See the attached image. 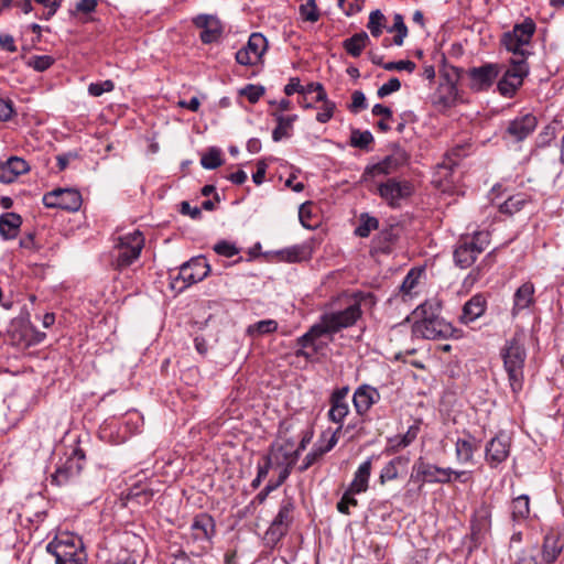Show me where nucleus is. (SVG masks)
<instances>
[{
	"label": "nucleus",
	"instance_id": "f257e3e1",
	"mask_svg": "<svg viewBox=\"0 0 564 564\" xmlns=\"http://www.w3.org/2000/svg\"><path fill=\"white\" fill-rule=\"evenodd\" d=\"M499 355L503 362L509 387L512 393L517 395L522 391L524 384L527 349L522 335L516 333L511 338L507 339L500 348Z\"/></svg>",
	"mask_w": 564,
	"mask_h": 564
},
{
	"label": "nucleus",
	"instance_id": "f03ea898",
	"mask_svg": "<svg viewBox=\"0 0 564 564\" xmlns=\"http://www.w3.org/2000/svg\"><path fill=\"white\" fill-rule=\"evenodd\" d=\"M46 552L55 557V564H86L88 560L82 539L70 532L56 534Z\"/></svg>",
	"mask_w": 564,
	"mask_h": 564
},
{
	"label": "nucleus",
	"instance_id": "7ed1b4c3",
	"mask_svg": "<svg viewBox=\"0 0 564 564\" xmlns=\"http://www.w3.org/2000/svg\"><path fill=\"white\" fill-rule=\"evenodd\" d=\"M490 243L488 231H475L473 235H464L456 242L453 258L460 269L471 267L477 257L482 253Z\"/></svg>",
	"mask_w": 564,
	"mask_h": 564
},
{
	"label": "nucleus",
	"instance_id": "20e7f679",
	"mask_svg": "<svg viewBox=\"0 0 564 564\" xmlns=\"http://www.w3.org/2000/svg\"><path fill=\"white\" fill-rule=\"evenodd\" d=\"M143 247L144 238L139 230L119 237L111 256V265L119 271L127 269L140 257Z\"/></svg>",
	"mask_w": 564,
	"mask_h": 564
},
{
	"label": "nucleus",
	"instance_id": "39448f33",
	"mask_svg": "<svg viewBox=\"0 0 564 564\" xmlns=\"http://www.w3.org/2000/svg\"><path fill=\"white\" fill-rule=\"evenodd\" d=\"M535 32V23L532 19L527 18L523 22L513 26L512 31L503 34L501 39L502 45L507 51L513 54L512 57L525 58L530 52L524 46L531 43V39Z\"/></svg>",
	"mask_w": 564,
	"mask_h": 564
},
{
	"label": "nucleus",
	"instance_id": "423d86ee",
	"mask_svg": "<svg viewBox=\"0 0 564 564\" xmlns=\"http://www.w3.org/2000/svg\"><path fill=\"white\" fill-rule=\"evenodd\" d=\"M509 63V67L497 83V90L505 98L514 97L530 73L529 64L523 57H511Z\"/></svg>",
	"mask_w": 564,
	"mask_h": 564
},
{
	"label": "nucleus",
	"instance_id": "0eeeda50",
	"mask_svg": "<svg viewBox=\"0 0 564 564\" xmlns=\"http://www.w3.org/2000/svg\"><path fill=\"white\" fill-rule=\"evenodd\" d=\"M294 510L295 503L293 498L285 496L280 502L276 516L273 518L270 527L265 531L264 536L269 544L275 545L288 534L294 520Z\"/></svg>",
	"mask_w": 564,
	"mask_h": 564
},
{
	"label": "nucleus",
	"instance_id": "6e6552de",
	"mask_svg": "<svg viewBox=\"0 0 564 564\" xmlns=\"http://www.w3.org/2000/svg\"><path fill=\"white\" fill-rule=\"evenodd\" d=\"M209 272L210 265L204 256L193 257L180 267V271L174 278L173 288L178 281L184 283L181 289L200 282L209 274Z\"/></svg>",
	"mask_w": 564,
	"mask_h": 564
},
{
	"label": "nucleus",
	"instance_id": "1a4fd4ad",
	"mask_svg": "<svg viewBox=\"0 0 564 564\" xmlns=\"http://www.w3.org/2000/svg\"><path fill=\"white\" fill-rule=\"evenodd\" d=\"M454 327L442 317L419 319L412 325V334L424 339H446L453 336Z\"/></svg>",
	"mask_w": 564,
	"mask_h": 564
},
{
	"label": "nucleus",
	"instance_id": "9d476101",
	"mask_svg": "<svg viewBox=\"0 0 564 564\" xmlns=\"http://www.w3.org/2000/svg\"><path fill=\"white\" fill-rule=\"evenodd\" d=\"M501 73V66L497 63H485L467 70L468 87L475 91H487Z\"/></svg>",
	"mask_w": 564,
	"mask_h": 564
},
{
	"label": "nucleus",
	"instance_id": "9b49d317",
	"mask_svg": "<svg viewBox=\"0 0 564 564\" xmlns=\"http://www.w3.org/2000/svg\"><path fill=\"white\" fill-rule=\"evenodd\" d=\"M43 204L47 208H58L67 212H77L83 203L82 195L74 188H55L43 196Z\"/></svg>",
	"mask_w": 564,
	"mask_h": 564
},
{
	"label": "nucleus",
	"instance_id": "f8f14e48",
	"mask_svg": "<svg viewBox=\"0 0 564 564\" xmlns=\"http://www.w3.org/2000/svg\"><path fill=\"white\" fill-rule=\"evenodd\" d=\"M408 161L409 154L406 151L399 145H394L391 154L387 155L382 161L366 167L362 178L367 181L369 177L377 175H388L406 164Z\"/></svg>",
	"mask_w": 564,
	"mask_h": 564
},
{
	"label": "nucleus",
	"instance_id": "ddd939ff",
	"mask_svg": "<svg viewBox=\"0 0 564 564\" xmlns=\"http://www.w3.org/2000/svg\"><path fill=\"white\" fill-rule=\"evenodd\" d=\"M412 193L413 186L410 182L393 177L378 185V194L391 207H398L399 202L410 197Z\"/></svg>",
	"mask_w": 564,
	"mask_h": 564
},
{
	"label": "nucleus",
	"instance_id": "4468645a",
	"mask_svg": "<svg viewBox=\"0 0 564 564\" xmlns=\"http://www.w3.org/2000/svg\"><path fill=\"white\" fill-rule=\"evenodd\" d=\"M85 453L82 449H75L65 463L59 466L51 476V482L56 486L67 484L77 477L84 468Z\"/></svg>",
	"mask_w": 564,
	"mask_h": 564
},
{
	"label": "nucleus",
	"instance_id": "2eb2a0df",
	"mask_svg": "<svg viewBox=\"0 0 564 564\" xmlns=\"http://www.w3.org/2000/svg\"><path fill=\"white\" fill-rule=\"evenodd\" d=\"M510 447V437L503 432L498 433L486 444L485 460L491 468L498 467L509 457Z\"/></svg>",
	"mask_w": 564,
	"mask_h": 564
},
{
	"label": "nucleus",
	"instance_id": "dca6fc26",
	"mask_svg": "<svg viewBox=\"0 0 564 564\" xmlns=\"http://www.w3.org/2000/svg\"><path fill=\"white\" fill-rule=\"evenodd\" d=\"M267 457L270 458L274 467H294L299 459V451H294V443L286 440L282 444L273 443Z\"/></svg>",
	"mask_w": 564,
	"mask_h": 564
},
{
	"label": "nucleus",
	"instance_id": "f3484780",
	"mask_svg": "<svg viewBox=\"0 0 564 564\" xmlns=\"http://www.w3.org/2000/svg\"><path fill=\"white\" fill-rule=\"evenodd\" d=\"M196 28L202 29L199 39L204 44H212L221 37L223 24L219 19L212 14H199L193 19Z\"/></svg>",
	"mask_w": 564,
	"mask_h": 564
},
{
	"label": "nucleus",
	"instance_id": "a211bd4d",
	"mask_svg": "<svg viewBox=\"0 0 564 564\" xmlns=\"http://www.w3.org/2000/svg\"><path fill=\"white\" fill-rule=\"evenodd\" d=\"M538 119L533 113H525L509 121L506 134L516 142L525 140L536 128Z\"/></svg>",
	"mask_w": 564,
	"mask_h": 564
},
{
	"label": "nucleus",
	"instance_id": "6ab92c4d",
	"mask_svg": "<svg viewBox=\"0 0 564 564\" xmlns=\"http://www.w3.org/2000/svg\"><path fill=\"white\" fill-rule=\"evenodd\" d=\"M361 307L359 303H354L343 311L325 313L328 323L332 326L334 333L339 332L343 328L350 327L361 316Z\"/></svg>",
	"mask_w": 564,
	"mask_h": 564
},
{
	"label": "nucleus",
	"instance_id": "aec40b11",
	"mask_svg": "<svg viewBox=\"0 0 564 564\" xmlns=\"http://www.w3.org/2000/svg\"><path fill=\"white\" fill-rule=\"evenodd\" d=\"M564 550V536L556 530H550L543 539L541 556L543 564H554Z\"/></svg>",
	"mask_w": 564,
	"mask_h": 564
},
{
	"label": "nucleus",
	"instance_id": "412c9836",
	"mask_svg": "<svg viewBox=\"0 0 564 564\" xmlns=\"http://www.w3.org/2000/svg\"><path fill=\"white\" fill-rule=\"evenodd\" d=\"M380 399L381 395L377 388L369 384L359 386L352 395V403L356 413L360 416L366 415L371 406L378 403Z\"/></svg>",
	"mask_w": 564,
	"mask_h": 564
},
{
	"label": "nucleus",
	"instance_id": "4be33fe9",
	"mask_svg": "<svg viewBox=\"0 0 564 564\" xmlns=\"http://www.w3.org/2000/svg\"><path fill=\"white\" fill-rule=\"evenodd\" d=\"M192 538L195 541H210L215 534V521L212 516L202 512L193 519L191 524Z\"/></svg>",
	"mask_w": 564,
	"mask_h": 564
},
{
	"label": "nucleus",
	"instance_id": "5701e85b",
	"mask_svg": "<svg viewBox=\"0 0 564 564\" xmlns=\"http://www.w3.org/2000/svg\"><path fill=\"white\" fill-rule=\"evenodd\" d=\"M479 449V441L470 433H465V437H459L455 442V455L459 464H473L474 454Z\"/></svg>",
	"mask_w": 564,
	"mask_h": 564
},
{
	"label": "nucleus",
	"instance_id": "b1692460",
	"mask_svg": "<svg viewBox=\"0 0 564 564\" xmlns=\"http://www.w3.org/2000/svg\"><path fill=\"white\" fill-rule=\"evenodd\" d=\"M30 166L19 156H11L0 164V182L12 183L19 175L26 173Z\"/></svg>",
	"mask_w": 564,
	"mask_h": 564
},
{
	"label": "nucleus",
	"instance_id": "393cba45",
	"mask_svg": "<svg viewBox=\"0 0 564 564\" xmlns=\"http://www.w3.org/2000/svg\"><path fill=\"white\" fill-rule=\"evenodd\" d=\"M420 432L419 423L409 426L404 434L394 435L387 440V446L384 448L386 454H397L401 449L411 445L417 437Z\"/></svg>",
	"mask_w": 564,
	"mask_h": 564
},
{
	"label": "nucleus",
	"instance_id": "a878e982",
	"mask_svg": "<svg viewBox=\"0 0 564 564\" xmlns=\"http://www.w3.org/2000/svg\"><path fill=\"white\" fill-rule=\"evenodd\" d=\"M486 307L487 301L485 296L480 293L475 294L464 304L460 322L464 324L475 322L484 315Z\"/></svg>",
	"mask_w": 564,
	"mask_h": 564
},
{
	"label": "nucleus",
	"instance_id": "bb28decb",
	"mask_svg": "<svg viewBox=\"0 0 564 564\" xmlns=\"http://www.w3.org/2000/svg\"><path fill=\"white\" fill-rule=\"evenodd\" d=\"M313 90H318V96H316V100L325 99V88L321 83H308L305 86H302L299 77L290 78L289 83L284 86V94L286 96H292L294 93H299L302 95L312 94Z\"/></svg>",
	"mask_w": 564,
	"mask_h": 564
},
{
	"label": "nucleus",
	"instance_id": "cd10ccee",
	"mask_svg": "<svg viewBox=\"0 0 564 564\" xmlns=\"http://www.w3.org/2000/svg\"><path fill=\"white\" fill-rule=\"evenodd\" d=\"M534 285L531 282H525L518 288L513 295L512 315L516 316L524 308H528L534 302Z\"/></svg>",
	"mask_w": 564,
	"mask_h": 564
},
{
	"label": "nucleus",
	"instance_id": "c85d7f7f",
	"mask_svg": "<svg viewBox=\"0 0 564 564\" xmlns=\"http://www.w3.org/2000/svg\"><path fill=\"white\" fill-rule=\"evenodd\" d=\"M22 225V218L17 213H4L0 216V235L4 240L14 239Z\"/></svg>",
	"mask_w": 564,
	"mask_h": 564
},
{
	"label": "nucleus",
	"instance_id": "c756f323",
	"mask_svg": "<svg viewBox=\"0 0 564 564\" xmlns=\"http://www.w3.org/2000/svg\"><path fill=\"white\" fill-rule=\"evenodd\" d=\"M410 458L404 455H400L391 459L389 463L384 465L381 469L379 481L380 484H386L387 481L394 480L399 477V471L406 469L409 465Z\"/></svg>",
	"mask_w": 564,
	"mask_h": 564
},
{
	"label": "nucleus",
	"instance_id": "7c9ffc66",
	"mask_svg": "<svg viewBox=\"0 0 564 564\" xmlns=\"http://www.w3.org/2000/svg\"><path fill=\"white\" fill-rule=\"evenodd\" d=\"M276 121V127L272 131V140L281 141L283 138H290L293 124L297 120V115L284 116L279 112H272Z\"/></svg>",
	"mask_w": 564,
	"mask_h": 564
},
{
	"label": "nucleus",
	"instance_id": "2f4dec72",
	"mask_svg": "<svg viewBox=\"0 0 564 564\" xmlns=\"http://www.w3.org/2000/svg\"><path fill=\"white\" fill-rule=\"evenodd\" d=\"M371 474V458L365 460L355 473L354 479L349 485L352 494H361L368 489V481Z\"/></svg>",
	"mask_w": 564,
	"mask_h": 564
},
{
	"label": "nucleus",
	"instance_id": "473e14b6",
	"mask_svg": "<svg viewBox=\"0 0 564 564\" xmlns=\"http://www.w3.org/2000/svg\"><path fill=\"white\" fill-rule=\"evenodd\" d=\"M369 43V35L365 31H361L344 40L343 47L350 56L359 57Z\"/></svg>",
	"mask_w": 564,
	"mask_h": 564
},
{
	"label": "nucleus",
	"instance_id": "72a5a7b5",
	"mask_svg": "<svg viewBox=\"0 0 564 564\" xmlns=\"http://www.w3.org/2000/svg\"><path fill=\"white\" fill-rule=\"evenodd\" d=\"M469 144H457L453 147L446 154L442 163L438 164L441 171H449L458 164V162L468 155Z\"/></svg>",
	"mask_w": 564,
	"mask_h": 564
},
{
	"label": "nucleus",
	"instance_id": "f704fd0d",
	"mask_svg": "<svg viewBox=\"0 0 564 564\" xmlns=\"http://www.w3.org/2000/svg\"><path fill=\"white\" fill-rule=\"evenodd\" d=\"M530 202L529 196L524 193H518L508 197L499 206V210L502 214L512 216L516 213L523 209V207Z\"/></svg>",
	"mask_w": 564,
	"mask_h": 564
},
{
	"label": "nucleus",
	"instance_id": "c9c22d12",
	"mask_svg": "<svg viewBox=\"0 0 564 564\" xmlns=\"http://www.w3.org/2000/svg\"><path fill=\"white\" fill-rule=\"evenodd\" d=\"M281 259L289 263L306 261L311 258V249L307 246H292L279 252Z\"/></svg>",
	"mask_w": 564,
	"mask_h": 564
},
{
	"label": "nucleus",
	"instance_id": "e433bc0d",
	"mask_svg": "<svg viewBox=\"0 0 564 564\" xmlns=\"http://www.w3.org/2000/svg\"><path fill=\"white\" fill-rule=\"evenodd\" d=\"M530 514V498L528 495H520L511 501V518L514 522L527 519Z\"/></svg>",
	"mask_w": 564,
	"mask_h": 564
},
{
	"label": "nucleus",
	"instance_id": "4c0bfd02",
	"mask_svg": "<svg viewBox=\"0 0 564 564\" xmlns=\"http://www.w3.org/2000/svg\"><path fill=\"white\" fill-rule=\"evenodd\" d=\"M246 48L252 54L253 61L260 62L268 48V41L261 33H252L249 36Z\"/></svg>",
	"mask_w": 564,
	"mask_h": 564
},
{
	"label": "nucleus",
	"instance_id": "58836bf2",
	"mask_svg": "<svg viewBox=\"0 0 564 564\" xmlns=\"http://www.w3.org/2000/svg\"><path fill=\"white\" fill-rule=\"evenodd\" d=\"M431 468L430 463L425 462L422 457H419L412 467L410 480L419 481L421 485L429 482V480H433L430 478L432 477V471H430Z\"/></svg>",
	"mask_w": 564,
	"mask_h": 564
},
{
	"label": "nucleus",
	"instance_id": "ea45409f",
	"mask_svg": "<svg viewBox=\"0 0 564 564\" xmlns=\"http://www.w3.org/2000/svg\"><path fill=\"white\" fill-rule=\"evenodd\" d=\"M278 329V322L274 319H262L247 327V335L258 337L272 334Z\"/></svg>",
	"mask_w": 564,
	"mask_h": 564
},
{
	"label": "nucleus",
	"instance_id": "a19ab883",
	"mask_svg": "<svg viewBox=\"0 0 564 564\" xmlns=\"http://www.w3.org/2000/svg\"><path fill=\"white\" fill-rule=\"evenodd\" d=\"M373 142V135L369 130L352 129L350 133V145L360 150L369 151Z\"/></svg>",
	"mask_w": 564,
	"mask_h": 564
},
{
	"label": "nucleus",
	"instance_id": "79ce46f5",
	"mask_svg": "<svg viewBox=\"0 0 564 564\" xmlns=\"http://www.w3.org/2000/svg\"><path fill=\"white\" fill-rule=\"evenodd\" d=\"M424 273L423 268H412L400 286V291L403 295H412L414 289L417 286L422 274Z\"/></svg>",
	"mask_w": 564,
	"mask_h": 564
},
{
	"label": "nucleus",
	"instance_id": "37998d69",
	"mask_svg": "<svg viewBox=\"0 0 564 564\" xmlns=\"http://www.w3.org/2000/svg\"><path fill=\"white\" fill-rule=\"evenodd\" d=\"M386 22L387 19L380 10H375L370 12L369 21L367 24L370 34L373 37H379L382 33V30L386 28Z\"/></svg>",
	"mask_w": 564,
	"mask_h": 564
},
{
	"label": "nucleus",
	"instance_id": "c03bdc74",
	"mask_svg": "<svg viewBox=\"0 0 564 564\" xmlns=\"http://www.w3.org/2000/svg\"><path fill=\"white\" fill-rule=\"evenodd\" d=\"M221 151L210 148L200 159V164L206 170H215L223 165Z\"/></svg>",
	"mask_w": 564,
	"mask_h": 564
},
{
	"label": "nucleus",
	"instance_id": "a18cd8bd",
	"mask_svg": "<svg viewBox=\"0 0 564 564\" xmlns=\"http://www.w3.org/2000/svg\"><path fill=\"white\" fill-rule=\"evenodd\" d=\"M379 221L376 217L362 214L360 216V223L355 230V234L361 238H366L370 232L378 228Z\"/></svg>",
	"mask_w": 564,
	"mask_h": 564
},
{
	"label": "nucleus",
	"instance_id": "49530a36",
	"mask_svg": "<svg viewBox=\"0 0 564 564\" xmlns=\"http://www.w3.org/2000/svg\"><path fill=\"white\" fill-rule=\"evenodd\" d=\"M557 121H553L545 126L536 138L538 147L544 148L551 144L557 134Z\"/></svg>",
	"mask_w": 564,
	"mask_h": 564
},
{
	"label": "nucleus",
	"instance_id": "de8ad7c7",
	"mask_svg": "<svg viewBox=\"0 0 564 564\" xmlns=\"http://www.w3.org/2000/svg\"><path fill=\"white\" fill-rule=\"evenodd\" d=\"M349 413V406L347 402H330V409L328 411V417L334 423H341Z\"/></svg>",
	"mask_w": 564,
	"mask_h": 564
},
{
	"label": "nucleus",
	"instance_id": "09e8293b",
	"mask_svg": "<svg viewBox=\"0 0 564 564\" xmlns=\"http://www.w3.org/2000/svg\"><path fill=\"white\" fill-rule=\"evenodd\" d=\"M432 471V479L435 480H429V482H435V484H449L453 478V469L451 467H438L436 465L431 464Z\"/></svg>",
	"mask_w": 564,
	"mask_h": 564
},
{
	"label": "nucleus",
	"instance_id": "8fccbe9b",
	"mask_svg": "<svg viewBox=\"0 0 564 564\" xmlns=\"http://www.w3.org/2000/svg\"><path fill=\"white\" fill-rule=\"evenodd\" d=\"M300 14L304 21L316 22L319 19L316 0H307L300 6Z\"/></svg>",
	"mask_w": 564,
	"mask_h": 564
},
{
	"label": "nucleus",
	"instance_id": "3c124183",
	"mask_svg": "<svg viewBox=\"0 0 564 564\" xmlns=\"http://www.w3.org/2000/svg\"><path fill=\"white\" fill-rule=\"evenodd\" d=\"M420 311L421 319H434L440 317L441 305L437 302L425 301L415 312Z\"/></svg>",
	"mask_w": 564,
	"mask_h": 564
},
{
	"label": "nucleus",
	"instance_id": "603ef678",
	"mask_svg": "<svg viewBox=\"0 0 564 564\" xmlns=\"http://www.w3.org/2000/svg\"><path fill=\"white\" fill-rule=\"evenodd\" d=\"M26 64L36 72H45L54 64V58L50 55H35L30 57Z\"/></svg>",
	"mask_w": 564,
	"mask_h": 564
},
{
	"label": "nucleus",
	"instance_id": "864d4df0",
	"mask_svg": "<svg viewBox=\"0 0 564 564\" xmlns=\"http://www.w3.org/2000/svg\"><path fill=\"white\" fill-rule=\"evenodd\" d=\"M308 332L310 335H312V337H314L315 339L324 335L335 334L325 314L321 316L318 323L310 327Z\"/></svg>",
	"mask_w": 564,
	"mask_h": 564
},
{
	"label": "nucleus",
	"instance_id": "5fc2aeb1",
	"mask_svg": "<svg viewBox=\"0 0 564 564\" xmlns=\"http://www.w3.org/2000/svg\"><path fill=\"white\" fill-rule=\"evenodd\" d=\"M317 101L323 102V107H322V111L317 112L316 120L321 123H326L332 119V117L334 115V110L336 108V105H335V102L328 100L326 93H325V99L317 100Z\"/></svg>",
	"mask_w": 564,
	"mask_h": 564
},
{
	"label": "nucleus",
	"instance_id": "6e6d98bb",
	"mask_svg": "<svg viewBox=\"0 0 564 564\" xmlns=\"http://www.w3.org/2000/svg\"><path fill=\"white\" fill-rule=\"evenodd\" d=\"M264 87L260 85L248 84L240 89V95L245 96L251 104H256L264 94Z\"/></svg>",
	"mask_w": 564,
	"mask_h": 564
},
{
	"label": "nucleus",
	"instance_id": "4d7b16f0",
	"mask_svg": "<svg viewBox=\"0 0 564 564\" xmlns=\"http://www.w3.org/2000/svg\"><path fill=\"white\" fill-rule=\"evenodd\" d=\"M213 250L223 257L231 258L239 253L238 247L227 240H220L214 245Z\"/></svg>",
	"mask_w": 564,
	"mask_h": 564
},
{
	"label": "nucleus",
	"instance_id": "13d9d810",
	"mask_svg": "<svg viewBox=\"0 0 564 564\" xmlns=\"http://www.w3.org/2000/svg\"><path fill=\"white\" fill-rule=\"evenodd\" d=\"M113 88H115L113 82L110 80V79H107V80H104V82H100V83H91V84H89L88 93H89V95H91L94 97H99L104 93L112 91Z\"/></svg>",
	"mask_w": 564,
	"mask_h": 564
},
{
	"label": "nucleus",
	"instance_id": "bf43d9fd",
	"mask_svg": "<svg viewBox=\"0 0 564 564\" xmlns=\"http://www.w3.org/2000/svg\"><path fill=\"white\" fill-rule=\"evenodd\" d=\"M324 454H326L322 446L314 447L303 459L302 465L299 467L301 473L307 470L314 463H316Z\"/></svg>",
	"mask_w": 564,
	"mask_h": 564
},
{
	"label": "nucleus",
	"instance_id": "052dcab7",
	"mask_svg": "<svg viewBox=\"0 0 564 564\" xmlns=\"http://www.w3.org/2000/svg\"><path fill=\"white\" fill-rule=\"evenodd\" d=\"M401 88V82L397 77L390 78L386 84H383L377 90V95L379 98H384L392 93L398 91Z\"/></svg>",
	"mask_w": 564,
	"mask_h": 564
},
{
	"label": "nucleus",
	"instance_id": "680f3d73",
	"mask_svg": "<svg viewBox=\"0 0 564 564\" xmlns=\"http://www.w3.org/2000/svg\"><path fill=\"white\" fill-rule=\"evenodd\" d=\"M382 67L386 70H408L409 73L413 72L416 67L415 63L412 61H398V62H388L387 64H382Z\"/></svg>",
	"mask_w": 564,
	"mask_h": 564
},
{
	"label": "nucleus",
	"instance_id": "e2e57ef3",
	"mask_svg": "<svg viewBox=\"0 0 564 564\" xmlns=\"http://www.w3.org/2000/svg\"><path fill=\"white\" fill-rule=\"evenodd\" d=\"M349 489L343 495L341 499L337 502V510L340 513L349 514V506H357V500L352 497Z\"/></svg>",
	"mask_w": 564,
	"mask_h": 564
},
{
	"label": "nucleus",
	"instance_id": "0e129e2a",
	"mask_svg": "<svg viewBox=\"0 0 564 564\" xmlns=\"http://www.w3.org/2000/svg\"><path fill=\"white\" fill-rule=\"evenodd\" d=\"M368 107L366 96L362 91L356 90L351 95V105H350V111L351 112H359L360 110H364Z\"/></svg>",
	"mask_w": 564,
	"mask_h": 564
},
{
	"label": "nucleus",
	"instance_id": "69168bd1",
	"mask_svg": "<svg viewBox=\"0 0 564 564\" xmlns=\"http://www.w3.org/2000/svg\"><path fill=\"white\" fill-rule=\"evenodd\" d=\"M399 238V235H398V228L391 226L390 228L386 229V230H382L380 234H379V241L381 243H386L387 246L384 248H388L389 245L393 243L394 241H397Z\"/></svg>",
	"mask_w": 564,
	"mask_h": 564
},
{
	"label": "nucleus",
	"instance_id": "338daca9",
	"mask_svg": "<svg viewBox=\"0 0 564 564\" xmlns=\"http://www.w3.org/2000/svg\"><path fill=\"white\" fill-rule=\"evenodd\" d=\"M236 61L240 65L251 66L256 65L258 61H253L252 54L243 46L236 53Z\"/></svg>",
	"mask_w": 564,
	"mask_h": 564
},
{
	"label": "nucleus",
	"instance_id": "774afa93",
	"mask_svg": "<svg viewBox=\"0 0 564 564\" xmlns=\"http://www.w3.org/2000/svg\"><path fill=\"white\" fill-rule=\"evenodd\" d=\"M14 113L13 105L11 100L0 99V120L8 121Z\"/></svg>",
	"mask_w": 564,
	"mask_h": 564
}]
</instances>
